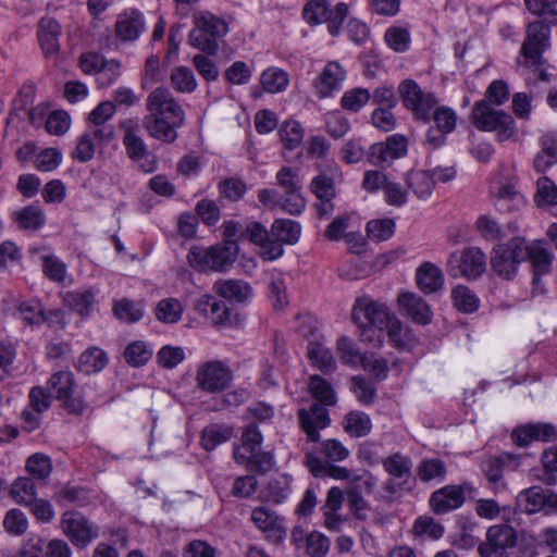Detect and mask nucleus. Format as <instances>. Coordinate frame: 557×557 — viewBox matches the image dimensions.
<instances>
[{
    "label": "nucleus",
    "instance_id": "f704fd0d",
    "mask_svg": "<svg viewBox=\"0 0 557 557\" xmlns=\"http://www.w3.org/2000/svg\"><path fill=\"white\" fill-rule=\"evenodd\" d=\"M300 233V224L289 219H276L271 225V236L283 246L296 244L299 240Z\"/></svg>",
    "mask_w": 557,
    "mask_h": 557
},
{
    "label": "nucleus",
    "instance_id": "680f3d73",
    "mask_svg": "<svg viewBox=\"0 0 557 557\" xmlns=\"http://www.w3.org/2000/svg\"><path fill=\"white\" fill-rule=\"evenodd\" d=\"M3 527L11 535H22L28 528V521L25 513L16 508L10 509L3 519Z\"/></svg>",
    "mask_w": 557,
    "mask_h": 557
},
{
    "label": "nucleus",
    "instance_id": "b1692460",
    "mask_svg": "<svg viewBox=\"0 0 557 557\" xmlns=\"http://www.w3.org/2000/svg\"><path fill=\"white\" fill-rule=\"evenodd\" d=\"M184 121H175L171 117H158L145 115L143 126L148 135L161 143L172 144L177 138V128L183 125Z\"/></svg>",
    "mask_w": 557,
    "mask_h": 557
},
{
    "label": "nucleus",
    "instance_id": "a211bd4d",
    "mask_svg": "<svg viewBox=\"0 0 557 557\" xmlns=\"http://www.w3.org/2000/svg\"><path fill=\"white\" fill-rule=\"evenodd\" d=\"M79 66L86 74L96 73L101 86H108L120 76V62L115 60L107 61L101 54L89 52L79 58Z\"/></svg>",
    "mask_w": 557,
    "mask_h": 557
},
{
    "label": "nucleus",
    "instance_id": "4468645a",
    "mask_svg": "<svg viewBox=\"0 0 557 557\" xmlns=\"http://www.w3.org/2000/svg\"><path fill=\"white\" fill-rule=\"evenodd\" d=\"M518 506L528 515L543 511L545 515L557 513V494L532 486L521 491L517 496Z\"/></svg>",
    "mask_w": 557,
    "mask_h": 557
},
{
    "label": "nucleus",
    "instance_id": "39448f33",
    "mask_svg": "<svg viewBox=\"0 0 557 557\" xmlns=\"http://www.w3.org/2000/svg\"><path fill=\"white\" fill-rule=\"evenodd\" d=\"M472 120L478 129L496 132L499 141H506L517 134L512 116L503 110L492 108L485 100L475 102L472 109Z\"/></svg>",
    "mask_w": 557,
    "mask_h": 557
},
{
    "label": "nucleus",
    "instance_id": "c85d7f7f",
    "mask_svg": "<svg viewBox=\"0 0 557 557\" xmlns=\"http://www.w3.org/2000/svg\"><path fill=\"white\" fill-rule=\"evenodd\" d=\"M520 465V457L510 453H503L498 456L488 457L483 462V469L490 483H497L503 476L505 468L516 470Z\"/></svg>",
    "mask_w": 557,
    "mask_h": 557
},
{
    "label": "nucleus",
    "instance_id": "2eb2a0df",
    "mask_svg": "<svg viewBox=\"0 0 557 557\" xmlns=\"http://www.w3.org/2000/svg\"><path fill=\"white\" fill-rule=\"evenodd\" d=\"M146 109L149 116L171 117L175 121L185 119L182 106L165 87H157L147 96Z\"/></svg>",
    "mask_w": 557,
    "mask_h": 557
},
{
    "label": "nucleus",
    "instance_id": "a18cd8bd",
    "mask_svg": "<svg viewBox=\"0 0 557 557\" xmlns=\"http://www.w3.org/2000/svg\"><path fill=\"white\" fill-rule=\"evenodd\" d=\"M370 417L361 411H351L346 414L344 430L355 437H363L371 431Z\"/></svg>",
    "mask_w": 557,
    "mask_h": 557
},
{
    "label": "nucleus",
    "instance_id": "774afa93",
    "mask_svg": "<svg viewBox=\"0 0 557 557\" xmlns=\"http://www.w3.org/2000/svg\"><path fill=\"white\" fill-rule=\"evenodd\" d=\"M276 183L284 191L302 189L299 171L290 166H282L276 173Z\"/></svg>",
    "mask_w": 557,
    "mask_h": 557
},
{
    "label": "nucleus",
    "instance_id": "0eeeda50",
    "mask_svg": "<svg viewBox=\"0 0 557 557\" xmlns=\"http://www.w3.org/2000/svg\"><path fill=\"white\" fill-rule=\"evenodd\" d=\"M123 129L122 143L125 147L126 156L135 162L145 173H152L157 170V158L151 153L139 136V125L133 119L121 122Z\"/></svg>",
    "mask_w": 557,
    "mask_h": 557
},
{
    "label": "nucleus",
    "instance_id": "72a5a7b5",
    "mask_svg": "<svg viewBox=\"0 0 557 557\" xmlns=\"http://www.w3.org/2000/svg\"><path fill=\"white\" fill-rule=\"evenodd\" d=\"M234 459L240 465H247L251 470L259 473L269 472L273 465V455L269 451H262L261 448L252 454H243L242 449H234Z\"/></svg>",
    "mask_w": 557,
    "mask_h": 557
},
{
    "label": "nucleus",
    "instance_id": "13d9d810",
    "mask_svg": "<svg viewBox=\"0 0 557 557\" xmlns=\"http://www.w3.org/2000/svg\"><path fill=\"white\" fill-rule=\"evenodd\" d=\"M26 470L37 480L47 479L52 471V463L48 456L34 454L26 461Z\"/></svg>",
    "mask_w": 557,
    "mask_h": 557
},
{
    "label": "nucleus",
    "instance_id": "9b49d317",
    "mask_svg": "<svg viewBox=\"0 0 557 557\" xmlns=\"http://www.w3.org/2000/svg\"><path fill=\"white\" fill-rule=\"evenodd\" d=\"M517 544V532L509 524H495L487 529L485 541L478 552L481 557H509V549Z\"/></svg>",
    "mask_w": 557,
    "mask_h": 557
},
{
    "label": "nucleus",
    "instance_id": "ea45409f",
    "mask_svg": "<svg viewBox=\"0 0 557 557\" xmlns=\"http://www.w3.org/2000/svg\"><path fill=\"white\" fill-rule=\"evenodd\" d=\"M113 313L122 322L135 323L143 319L144 308L140 302L122 298L114 301Z\"/></svg>",
    "mask_w": 557,
    "mask_h": 557
},
{
    "label": "nucleus",
    "instance_id": "a878e982",
    "mask_svg": "<svg viewBox=\"0 0 557 557\" xmlns=\"http://www.w3.org/2000/svg\"><path fill=\"white\" fill-rule=\"evenodd\" d=\"M400 309L418 324H428L432 320V310L426 301L414 293H403L398 296Z\"/></svg>",
    "mask_w": 557,
    "mask_h": 557
},
{
    "label": "nucleus",
    "instance_id": "37998d69",
    "mask_svg": "<svg viewBox=\"0 0 557 557\" xmlns=\"http://www.w3.org/2000/svg\"><path fill=\"white\" fill-rule=\"evenodd\" d=\"M10 495L15 503L27 507L37 496L35 483L30 478H17L11 485Z\"/></svg>",
    "mask_w": 557,
    "mask_h": 557
},
{
    "label": "nucleus",
    "instance_id": "0e129e2a",
    "mask_svg": "<svg viewBox=\"0 0 557 557\" xmlns=\"http://www.w3.org/2000/svg\"><path fill=\"white\" fill-rule=\"evenodd\" d=\"M61 407L72 414H81L86 408V399L84 397L83 391L75 387H72L66 393V398H58L57 399Z\"/></svg>",
    "mask_w": 557,
    "mask_h": 557
},
{
    "label": "nucleus",
    "instance_id": "ddd939ff",
    "mask_svg": "<svg viewBox=\"0 0 557 557\" xmlns=\"http://www.w3.org/2000/svg\"><path fill=\"white\" fill-rule=\"evenodd\" d=\"M233 380V372L221 361H207L198 367L197 386L206 393H219L227 388Z\"/></svg>",
    "mask_w": 557,
    "mask_h": 557
},
{
    "label": "nucleus",
    "instance_id": "20e7f679",
    "mask_svg": "<svg viewBox=\"0 0 557 557\" xmlns=\"http://www.w3.org/2000/svg\"><path fill=\"white\" fill-rule=\"evenodd\" d=\"M238 253L235 240H225L222 245L202 248L193 246L187 255L188 263L198 271H226L233 264Z\"/></svg>",
    "mask_w": 557,
    "mask_h": 557
},
{
    "label": "nucleus",
    "instance_id": "bf43d9fd",
    "mask_svg": "<svg viewBox=\"0 0 557 557\" xmlns=\"http://www.w3.org/2000/svg\"><path fill=\"white\" fill-rule=\"evenodd\" d=\"M263 436L256 423L248 424L242 434V446L234 449H242L243 454H252L261 448Z\"/></svg>",
    "mask_w": 557,
    "mask_h": 557
},
{
    "label": "nucleus",
    "instance_id": "bb28decb",
    "mask_svg": "<svg viewBox=\"0 0 557 557\" xmlns=\"http://www.w3.org/2000/svg\"><path fill=\"white\" fill-rule=\"evenodd\" d=\"M346 77L344 69L337 62H329L314 82V88L319 97L324 98L341 88Z\"/></svg>",
    "mask_w": 557,
    "mask_h": 557
},
{
    "label": "nucleus",
    "instance_id": "c03bdc74",
    "mask_svg": "<svg viewBox=\"0 0 557 557\" xmlns=\"http://www.w3.org/2000/svg\"><path fill=\"white\" fill-rule=\"evenodd\" d=\"M475 513L486 520H494L502 517L504 520L509 521L511 510L508 506H500L495 499L480 498L475 502Z\"/></svg>",
    "mask_w": 557,
    "mask_h": 557
},
{
    "label": "nucleus",
    "instance_id": "aec40b11",
    "mask_svg": "<svg viewBox=\"0 0 557 557\" xmlns=\"http://www.w3.org/2000/svg\"><path fill=\"white\" fill-rule=\"evenodd\" d=\"M383 468L391 476L384 483V491L395 494L403 488V485L411 475V462L409 458L395 453L383 460Z\"/></svg>",
    "mask_w": 557,
    "mask_h": 557
},
{
    "label": "nucleus",
    "instance_id": "412c9836",
    "mask_svg": "<svg viewBox=\"0 0 557 557\" xmlns=\"http://www.w3.org/2000/svg\"><path fill=\"white\" fill-rule=\"evenodd\" d=\"M407 152V140L404 136H389L384 143L373 144L368 151V160L373 165L391 163Z\"/></svg>",
    "mask_w": 557,
    "mask_h": 557
},
{
    "label": "nucleus",
    "instance_id": "603ef678",
    "mask_svg": "<svg viewBox=\"0 0 557 557\" xmlns=\"http://www.w3.org/2000/svg\"><path fill=\"white\" fill-rule=\"evenodd\" d=\"M44 274L55 283H64L66 278V265L54 255L40 257Z\"/></svg>",
    "mask_w": 557,
    "mask_h": 557
},
{
    "label": "nucleus",
    "instance_id": "49530a36",
    "mask_svg": "<svg viewBox=\"0 0 557 557\" xmlns=\"http://www.w3.org/2000/svg\"><path fill=\"white\" fill-rule=\"evenodd\" d=\"M75 376L70 370H60L51 374L47 382V386L50 392L54 394V397L66 398V393L72 387H75Z\"/></svg>",
    "mask_w": 557,
    "mask_h": 557
},
{
    "label": "nucleus",
    "instance_id": "6ab92c4d",
    "mask_svg": "<svg viewBox=\"0 0 557 557\" xmlns=\"http://www.w3.org/2000/svg\"><path fill=\"white\" fill-rule=\"evenodd\" d=\"M431 121L435 123V128L430 127L425 135V141L432 148H438L445 144L446 135L451 133L457 123L456 112L449 107H440L436 104L431 114Z\"/></svg>",
    "mask_w": 557,
    "mask_h": 557
},
{
    "label": "nucleus",
    "instance_id": "4d7b16f0",
    "mask_svg": "<svg viewBox=\"0 0 557 557\" xmlns=\"http://www.w3.org/2000/svg\"><path fill=\"white\" fill-rule=\"evenodd\" d=\"M395 232V223L392 219L372 220L367 224L368 237L376 243L387 240Z\"/></svg>",
    "mask_w": 557,
    "mask_h": 557
},
{
    "label": "nucleus",
    "instance_id": "4be33fe9",
    "mask_svg": "<svg viewBox=\"0 0 557 557\" xmlns=\"http://www.w3.org/2000/svg\"><path fill=\"white\" fill-rule=\"evenodd\" d=\"M146 27L144 14L137 9L121 12L114 25L116 38L122 42L136 41Z\"/></svg>",
    "mask_w": 557,
    "mask_h": 557
},
{
    "label": "nucleus",
    "instance_id": "f257e3e1",
    "mask_svg": "<svg viewBox=\"0 0 557 557\" xmlns=\"http://www.w3.org/2000/svg\"><path fill=\"white\" fill-rule=\"evenodd\" d=\"M309 389L313 398L322 405L313 404L310 409L301 408L298 411V420L307 438L317 443L320 441V430L329 426L331 422L329 410L324 406L335 405L336 395L332 385L319 375L310 376Z\"/></svg>",
    "mask_w": 557,
    "mask_h": 557
},
{
    "label": "nucleus",
    "instance_id": "6e6552de",
    "mask_svg": "<svg viewBox=\"0 0 557 557\" xmlns=\"http://www.w3.org/2000/svg\"><path fill=\"white\" fill-rule=\"evenodd\" d=\"M404 106L411 111L414 119L423 123L431 122V114L438 103L434 94L424 91L413 79H405L398 86Z\"/></svg>",
    "mask_w": 557,
    "mask_h": 557
},
{
    "label": "nucleus",
    "instance_id": "3c124183",
    "mask_svg": "<svg viewBox=\"0 0 557 557\" xmlns=\"http://www.w3.org/2000/svg\"><path fill=\"white\" fill-rule=\"evenodd\" d=\"M65 302L79 314L86 315L95 304V293L91 289L69 292Z\"/></svg>",
    "mask_w": 557,
    "mask_h": 557
},
{
    "label": "nucleus",
    "instance_id": "cd10ccee",
    "mask_svg": "<svg viewBox=\"0 0 557 557\" xmlns=\"http://www.w3.org/2000/svg\"><path fill=\"white\" fill-rule=\"evenodd\" d=\"M61 25L52 17H41L38 23L37 36L46 57L57 54L60 49L59 37Z\"/></svg>",
    "mask_w": 557,
    "mask_h": 557
},
{
    "label": "nucleus",
    "instance_id": "9d476101",
    "mask_svg": "<svg viewBox=\"0 0 557 557\" xmlns=\"http://www.w3.org/2000/svg\"><path fill=\"white\" fill-rule=\"evenodd\" d=\"M347 4L339 2L334 10H331L326 0H310L302 9V17L308 24L318 25L326 22L332 36L338 34L341 25L347 17Z\"/></svg>",
    "mask_w": 557,
    "mask_h": 557
},
{
    "label": "nucleus",
    "instance_id": "1a4fd4ad",
    "mask_svg": "<svg viewBox=\"0 0 557 557\" xmlns=\"http://www.w3.org/2000/svg\"><path fill=\"white\" fill-rule=\"evenodd\" d=\"M550 29L542 21L528 25L520 55L527 66L540 67L544 64L543 53L549 48Z\"/></svg>",
    "mask_w": 557,
    "mask_h": 557
},
{
    "label": "nucleus",
    "instance_id": "f8f14e48",
    "mask_svg": "<svg viewBox=\"0 0 557 557\" xmlns=\"http://www.w3.org/2000/svg\"><path fill=\"white\" fill-rule=\"evenodd\" d=\"M447 264L448 272L453 276L476 278L485 271L486 257L481 249L470 247L450 253Z\"/></svg>",
    "mask_w": 557,
    "mask_h": 557
},
{
    "label": "nucleus",
    "instance_id": "58836bf2",
    "mask_svg": "<svg viewBox=\"0 0 557 557\" xmlns=\"http://www.w3.org/2000/svg\"><path fill=\"white\" fill-rule=\"evenodd\" d=\"M183 312L182 302L172 297L161 299L154 309L157 320L166 324L177 323L182 319Z\"/></svg>",
    "mask_w": 557,
    "mask_h": 557
},
{
    "label": "nucleus",
    "instance_id": "5701e85b",
    "mask_svg": "<svg viewBox=\"0 0 557 557\" xmlns=\"http://www.w3.org/2000/svg\"><path fill=\"white\" fill-rule=\"evenodd\" d=\"M512 442L520 447L532 441L549 442L557 438V430L550 423H530L517 426L511 432Z\"/></svg>",
    "mask_w": 557,
    "mask_h": 557
},
{
    "label": "nucleus",
    "instance_id": "f3484780",
    "mask_svg": "<svg viewBox=\"0 0 557 557\" xmlns=\"http://www.w3.org/2000/svg\"><path fill=\"white\" fill-rule=\"evenodd\" d=\"M525 252L528 253L527 260L530 261L533 273L532 295H543L545 286L541 277L550 273L554 255L549 249L536 243L530 246L525 245Z\"/></svg>",
    "mask_w": 557,
    "mask_h": 557
},
{
    "label": "nucleus",
    "instance_id": "09e8293b",
    "mask_svg": "<svg viewBox=\"0 0 557 557\" xmlns=\"http://www.w3.org/2000/svg\"><path fill=\"white\" fill-rule=\"evenodd\" d=\"M494 195L500 210L510 211L513 207L517 208L524 203L523 196L517 190L513 183L500 185Z\"/></svg>",
    "mask_w": 557,
    "mask_h": 557
},
{
    "label": "nucleus",
    "instance_id": "e433bc0d",
    "mask_svg": "<svg viewBox=\"0 0 557 557\" xmlns=\"http://www.w3.org/2000/svg\"><path fill=\"white\" fill-rule=\"evenodd\" d=\"M107 363V354L98 347H91L81 354L77 370L89 375L101 371Z\"/></svg>",
    "mask_w": 557,
    "mask_h": 557
},
{
    "label": "nucleus",
    "instance_id": "de8ad7c7",
    "mask_svg": "<svg viewBox=\"0 0 557 557\" xmlns=\"http://www.w3.org/2000/svg\"><path fill=\"white\" fill-rule=\"evenodd\" d=\"M232 435V429L219 424H211L202 431L201 445L206 450L210 451L220 444L228 441Z\"/></svg>",
    "mask_w": 557,
    "mask_h": 557
},
{
    "label": "nucleus",
    "instance_id": "5fc2aeb1",
    "mask_svg": "<svg viewBox=\"0 0 557 557\" xmlns=\"http://www.w3.org/2000/svg\"><path fill=\"white\" fill-rule=\"evenodd\" d=\"M278 134L284 147L289 150L298 147L304 138V129L297 121L284 122Z\"/></svg>",
    "mask_w": 557,
    "mask_h": 557
},
{
    "label": "nucleus",
    "instance_id": "2f4dec72",
    "mask_svg": "<svg viewBox=\"0 0 557 557\" xmlns=\"http://www.w3.org/2000/svg\"><path fill=\"white\" fill-rule=\"evenodd\" d=\"M307 355L311 363L325 374L336 369L335 359L322 339L310 341Z\"/></svg>",
    "mask_w": 557,
    "mask_h": 557
},
{
    "label": "nucleus",
    "instance_id": "69168bd1",
    "mask_svg": "<svg viewBox=\"0 0 557 557\" xmlns=\"http://www.w3.org/2000/svg\"><path fill=\"white\" fill-rule=\"evenodd\" d=\"M161 81L162 74L160 70V60L154 54L149 55L145 62L144 73L140 79V86L143 89H148Z\"/></svg>",
    "mask_w": 557,
    "mask_h": 557
},
{
    "label": "nucleus",
    "instance_id": "864d4df0",
    "mask_svg": "<svg viewBox=\"0 0 557 557\" xmlns=\"http://www.w3.org/2000/svg\"><path fill=\"white\" fill-rule=\"evenodd\" d=\"M152 356V350L141 341L131 343L124 350L125 361L133 367H141Z\"/></svg>",
    "mask_w": 557,
    "mask_h": 557
},
{
    "label": "nucleus",
    "instance_id": "6e6d98bb",
    "mask_svg": "<svg viewBox=\"0 0 557 557\" xmlns=\"http://www.w3.org/2000/svg\"><path fill=\"white\" fill-rule=\"evenodd\" d=\"M446 474L445 463L436 458L424 459L418 467V476L423 482L444 480Z\"/></svg>",
    "mask_w": 557,
    "mask_h": 557
},
{
    "label": "nucleus",
    "instance_id": "8fccbe9b",
    "mask_svg": "<svg viewBox=\"0 0 557 557\" xmlns=\"http://www.w3.org/2000/svg\"><path fill=\"white\" fill-rule=\"evenodd\" d=\"M455 308L463 313L474 312L479 308V299L467 286L458 285L451 290Z\"/></svg>",
    "mask_w": 557,
    "mask_h": 557
},
{
    "label": "nucleus",
    "instance_id": "423d86ee",
    "mask_svg": "<svg viewBox=\"0 0 557 557\" xmlns=\"http://www.w3.org/2000/svg\"><path fill=\"white\" fill-rule=\"evenodd\" d=\"M527 257L524 239L513 237L493 248L491 265L499 277L510 281L517 275L519 264L527 260Z\"/></svg>",
    "mask_w": 557,
    "mask_h": 557
},
{
    "label": "nucleus",
    "instance_id": "c9c22d12",
    "mask_svg": "<svg viewBox=\"0 0 557 557\" xmlns=\"http://www.w3.org/2000/svg\"><path fill=\"white\" fill-rule=\"evenodd\" d=\"M406 182L408 188L419 199H426L430 197L435 186V178L430 172L424 170L409 172Z\"/></svg>",
    "mask_w": 557,
    "mask_h": 557
},
{
    "label": "nucleus",
    "instance_id": "7ed1b4c3",
    "mask_svg": "<svg viewBox=\"0 0 557 557\" xmlns=\"http://www.w3.org/2000/svg\"><path fill=\"white\" fill-rule=\"evenodd\" d=\"M193 24L188 34V44L207 54H214L219 49V41L228 33L225 20L202 10L193 14Z\"/></svg>",
    "mask_w": 557,
    "mask_h": 557
},
{
    "label": "nucleus",
    "instance_id": "79ce46f5",
    "mask_svg": "<svg viewBox=\"0 0 557 557\" xmlns=\"http://www.w3.org/2000/svg\"><path fill=\"white\" fill-rule=\"evenodd\" d=\"M170 81L173 89L182 94H190L197 88L194 72L187 66H175L171 71Z\"/></svg>",
    "mask_w": 557,
    "mask_h": 557
},
{
    "label": "nucleus",
    "instance_id": "dca6fc26",
    "mask_svg": "<svg viewBox=\"0 0 557 557\" xmlns=\"http://www.w3.org/2000/svg\"><path fill=\"white\" fill-rule=\"evenodd\" d=\"M61 528L72 544L78 548H85L98 536L92 524L77 511L64 512L61 518Z\"/></svg>",
    "mask_w": 557,
    "mask_h": 557
},
{
    "label": "nucleus",
    "instance_id": "338daca9",
    "mask_svg": "<svg viewBox=\"0 0 557 557\" xmlns=\"http://www.w3.org/2000/svg\"><path fill=\"white\" fill-rule=\"evenodd\" d=\"M370 98L371 96L368 89L354 88L343 95L341 102L346 110L358 112Z\"/></svg>",
    "mask_w": 557,
    "mask_h": 557
},
{
    "label": "nucleus",
    "instance_id": "e2e57ef3",
    "mask_svg": "<svg viewBox=\"0 0 557 557\" xmlns=\"http://www.w3.org/2000/svg\"><path fill=\"white\" fill-rule=\"evenodd\" d=\"M330 546V539L318 531L309 533L306 539V550L310 557H325Z\"/></svg>",
    "mask_w": 557,
    "mask_h": 557
},
{
    "label": "nucleus",
    "instance_id": "f03ea898",
    "mask_svg": "<svg viewBox=\"0 0 557 557\" xmlns=\"http://www.w3.org/2000/svg\"><path fill=\"white\" fill-rule=\"evenodd\" d=\"M351 319L357 325L367 324L379 330H386L389 341L395 347L404 348L406 346L401 339V323L385 304L369 297L358 298L351 310Z\"/></svg>",
    "mask_w": 557,
    "mask_h": 557
},
{
    "label": "nucleus",
    "instance_id": "052dcab7",
    "mask_svg": "<svg viewBox=\"0 0 557 557\" xmlns=\"http://www.w3.org/2000/svg\"><path fill=\"white\" fill-rule=\"evenodd\" d=\"M280 208L292 215L300 214L306 208L302 189L284 191L280 195Z\"/></svg>",
    "mask_w": 557,
    "mask_h": 557
},
{
    "label": "nucleus",
    "instance_id": "7c9ffc66",
    "mask_svg": "<svg viewBox=\"0 0 557 557\" xmlns=\"http://www.w3.org/2000/svg\"><path fill=\"white\" fill-rule=\"evenodd\" d=\"M417 284L424 294L440 290L444 285L442 270L431 262L422 263L416 274Z\"/></svg>",
    "mask_w": 557,
    "mask_h": 557
},
{
    "label": "nucleus",
    "instance_id": "4c0bfd02",
    "mask_svg": "<svg viewBox=\"0 0 557 557\" xmlns=\"http://www.w3.org/2000/svg\"><path fill=\"white\" fill-rule=\"evenodd\" d=\"M15 222L21 228L37 231L45 225L46 214L39 206L30 205L15 212Z\"/></svg>",
    "mask_w": 557,
    "mask_h": 557
},
{
    "label": "nucleus",
    "instance_id": "473e14b6",
    "mask_svg": "<svg viewBox=\"0 0 557 557\" xmlns=\"http://www.w3.org/2000/svg\"><path fill=\"white\" fill-rule=\"evenodd\" d=\"M251 520L261 531L273 533L277 541H282L285 537L281 519L267 507L255 508L251 512Z\"/></svg>",
    "mask_w": 557,
    "mask_h": 557
},
{
    "label": "nucleus",
    "instance_id": "a19ab883",
    "mask_svg": "<svg viewBox=\"0 0 557 557\" xmlns=\"http://www.w3.org/2000/svg\"><path fill=\"white\" fill-rule=\"evenodd\" d=\"M288 74L275 66L264 70L260 77V83L267 92L276 94L284 91L288 86Z\"/></svg>",
    "mask_w": 557,
    "mask_h": 557
},
{
    "label": "nucleus",
    "instance_id": "393cba45",
    "mask_svg": "<svg viewBox=\"0 0 557 557\" xmlns=\"http://www.w3.org/2000/svg\"><path fill=\"white\" fill-rule=\"evenodd\" d=\"M465 493L459 485H446L432 493L430 506L437 515L447 513L462 506Z\"/></svg>",
    "mask_w": 557,
    "mask_h": 557
},
{
    "label": "nucleus",
    "instance_id": "c756f323",
    "mask_svg": "<svg viewBox=\"0 0 557 557\" xmlns=\"http://www.w3.org/2000/svg\"><path fill=\"white\" fill-rule=\"evenodd\" d=\"M213 289L224 299L235 302H244L252 296L251 286L243 280H219Z\"/></svg>",
    "mask_w": 557,
    "mask_h": 557
}]
</instances>
